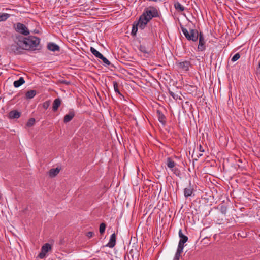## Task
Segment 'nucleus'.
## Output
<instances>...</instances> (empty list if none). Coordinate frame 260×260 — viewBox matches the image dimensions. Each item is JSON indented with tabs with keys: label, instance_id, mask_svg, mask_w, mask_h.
Instances as JSON below:
<instances>
[{
	"label": "nucleus",
	"instance_id": "nucleus-1",
	"mask_svg": "<svg viewBox=\"0 0 260 260\" xmlns=\"http://www.w3.org/2000/svg\"><path fill=\"white\" fill-rule=\"evenodd\" d=\"M158 16V11L156 8L154 7H149L145 8L143 13L140 17L138 21L139 28L141 29H143L152 18Z\"/></svg>",
	"mask_w": 260,
	"mask_h": 260
},
{
	"label": "nucleus",
	"instance_id": "nucleus-2",
	"mask_svg": "<svg viewBox=\"0 0 260 260\" xmlns=\"http://www.w3.org/2000/svg\"><path fill=\"white\" fill-rule=\"evenodd\" d=\"M20 38L22 41H19V43L23 49L35 50L40 44V39L35 36H31L28 38L20 37Z\"/></svg>",
	"mask_w": 260,
	"mask_h": 260
},
{
	"label": "nucleus",
	"instance_id": "nucleus-3",
	"mask_svg": "<svg viewBox=\"0 0 260 260\" xmlns=\"http://www.w3.org/2000/svg\"><path fill=\"white\" fill-rule=\"evenodd\" d=\"M181 30L186 37L189 41H192L196 42L198 40L199 33L196 29H191L188 31L186 28L181 26Z\"/></svg>",
	"mask_w": 260,
	"mask_h": 260
},
{
	"label": "nucleus",
	"instance_id": "nucleus-4",
	"mask_svg": "<svg viewBox=\"0 0 260 260\" xmlns=\"http://www.w3.org/2000/svg\"><path fill=\"white\" fill-rule=\"evenodd\" d=\"M178 234L180 239L179 242L177 249L183 251L184 244L187 241L188 238L182 233V230L181 229L179 231Z\"/></svg>",
	"mask_w": 260,
	"mask_h": 260
},
{
	"label": "nucleus",
	"instance_id": "nucleus-5",
	"mask_svg": "<svg viewBox=\"0 0 260 260\" xmlns=\"http://www.w3.org/2000/svg\"><path fill=\"white\" fill-rule=\"evenodd\" d=\"M15 30L18 33L22 34L24 36H27L29 34V31L26 26L21 23H17Z\"/></svg>",
	"mask_w": 260,
	"mask_h": 260
},
{
	"label": "nucleus",
	"instance_id": "nucleus-6",
	"mask_svg": "<svg viewBox=\"0 0 260 260\" xmlns=\"http://www.w3.org/2000/svg\"><path fill=\"white\" fill-rule=\"evenodd\" d=\"M19 41H22V39L20 38V37H18L17 40L15 41L14 43L11 46V50L14 53H18L20 52V49H23L22 47L19 45Z\"/></svg>",
	"mask_w": 260,
	"mask_h": 260
},
{
	"label": "nucleus",
	"instance_id": "nucleus-7",
	"mask_svg": "<svg viewBox=\"0 0 260 260\" xmlns=\"http://www.w3.org/2000/svg\"><path fill=\"white\" fill-rule=\"evenodd\" d=\"M51 249V246L50 244L48 243L45 244L41 248V252L38 255V257L41 259L44 258L46 253Z\"/></svg>",
	"mask_w": 260,
	"mask_h": 260
},
{
	"label": "nucleus",
	"instance_id": "nucleus-8",
	"mask_svg": "<svg viewBox=\"0 0 260 260\" xmlns=\"http://www.w3.org/2000/svg\"><path fill=\"white\" fill-rule=\"evenodd\" d=\"M199 44L198 46V50L199 51H203L205 50V41L204 38L203 34L202 32H200L199 36Z\"/></svg>",
	"mask_w": 260,
	"mask_h": 260
},
{
	"label": "nucleus",
	"instance_id": "nucleus-9",
	"mask_svg": "<svg viewBox=\"0 0 260 260\" xmlns=\"http://www.w3.org/2000/svg\"><path fill=\"white\" fill-rule=\"evenodd\" d=\"M116 244V234L115 233L112 234L110 237V240L108 244L106 245L107 247L113 248Z\"/></svg>",
	"mask_w": 260,
	"mask_h": 260
},
{
	"label": "nucleus",
	"instance_id": "nucleus-10",
	"mask_svg": "<svg viewBox=\"0 0 260 260\" xmlns=\"http://www.w3.org/2000/svg\"><path fill=\"white\" fill-rule=\"evenodd\" d=\"M47 48L52 51H59L60 50L59 46L53 43H49L47 45Z\"/></svg>",
	"mask_w": 260,
	"mask_h": 260
},
{
	"label": "nucleus",
	"instance_id": "nucleus-11",
	"mask_svg": "<svg viewBox=\"0 0 260 260\" xmlns=\"http://www.w3.org/2000/svg\"><path fill=\"white\" fill-rule=\"evenodd\" d=\"M75 116V113L73 111H71L69 113L66 114L63 119V122L64 123H68L70 122Z\"/></svg>",
	"mask_w": 260,
	"mask_h": 260
},
{
	"label": "nucleus",
	"instance_id": "nucleus-12",
	"mask_svg": "<svg viewBox=\"0 0 260 260\" xmlns=\"http://www.w3.org/2000/svg\"><path fill=\"white\" fill-rule=\"evenodd\" d=\"M21 116V113L17 110L11 111L9 113V117L10 119H17Z\"/></svg>",
	"mask_w": 260,
	"mask_h": 260
},
{
	"label": "nucleus",
	"instance_id": "nucleus-13",
	"mask_svg": "<svg viewBox=\"0 0 260 260\" xmlns=\"http://www.w3.org/2000/svg\"><path fill=\"white\" fill-rule=\"evenodd\" d=\"M190 66V62L189 61H183L180 62L178 64V66L180 69L183 71H187L189 70V67Z\"/></svg>",
	"mask_w": 260,
	"mask_h": 260
},
{
	"label": "nucleus",
	"instance_id": "nucleus-14",
	"mask_svg": "<svg viewBox=\"0 0 260 260\" xmlns=\"http://www.w3.org/2000/svg\"><path fill=\"white\" fill-rule=\"evenodd\" d=\"M61 105V100L59 98L55 99L53 103L52 110L56 111Z\"/></svg>",
	"mask_w": 260,
	"mask_h": 260
},
{
	"label": "nucleus",
	"instance_id": "nucleus-15",
	"mask_svg": "<svg viewBox=\"0 0 260 260\" xmlns=\"http://www.w3.org/2000/svg\"><path fill=\"white\" fill-rule=\"evenodd\" d=\"M193 188L192 186L189 185L187 188H185L184 190V194L186 198H188L191 196L193 193Z\"/></svg>",
	"mask_w": 260,
	"mask_h": 260
},
{
	"label": "nucleus",
	"instance_id": "nucleus-16",
	"mask_svg": "<svg viewBox=\"0 0 260 260\" xmlns=\"http://www.w3.org/2000/svg\"><path fill=\"white\" fill-rule=\"evenodd\" d=\"M157 114L158 118V120L160 122L165 124L166 123V117L165 115L162 114V113L159 110H157Z\"/></svg>",
	"mask_w": 260,
	"mask_h": 260
},
{
	"label": "nucleus",
	"instance_id": "nucleus-17",
	"mask_svg": "<svg viewBox=\"0 0 260 260\" xmlns=\"http://www.w3.org/2000/svg\"><path fill=\"white\" fill-rule=\"evenodd\" d=\"M59 171L60 169L58 168L51 169L49 171V175L50 177H54L59 173Z\"/></svg>",
	"mask_w": 260,
	"mask_h": 260
},
{
	"label": "nucleus",
	"instance_id": "nucleus-18",
	"mask_svg": "<svg viewBox=\"0 0 260 260\" xmlns=\"http://www.w3.org/2000/svg\"><path fill=\"white\" fill-rule=\"evenodd\" d=\"M25 83V80L23 77H20L18 80L15 81L14 82V86L15 87H19L23 84Z\"/></svg>",
	"mask_w": 260,
	"mask_h": 260
},
{
	"label": "nucleus",
	"instance_id": "nucleus-19",
	"mask_svg": "<svg viewBox=\"0 0 260 260\" xmlns=\"http://www.w3.org/2000/svg\"><path fill=\"white\" fill-rule=\"evenodd\" d=\"M166 164L171 169L175 167L176 165L175 162L170 157L167 158Z\"/></svg>",
	"mask_w": 260,
	"mask_h": 260
},
{
	"label": "nucleus",
	"instance_id": "nucleus-20",
	"mask_svg": "<svg viewBox=\"0 0 260 260\" xmlns=\"http://www.w3.org/2000/svg\"><path fill=\"white\" fill-rule=\"evenodd\" d=\"M36 94V91L35 90H30L28 91L26 93V98L27 99H32L33 98Z\"/></svg>",
	"mask_w": 260,
	"mask_h": 260
},
{
	"label": "nucleus",
	"instance_id": "nucleus-21",
	"mask_svg": "<svg viewBox=\"0 0 260 260\" xmlns=\"http://www.w3.org/2000/svg\"><path fill=\"white\" fill-rule=\"evenodd\" d=\"M175 8L180 12H182L184 10L185 8L178 2H176L174 3Z\"/></svg>",
	"mask_w": 260,
	"mask_h": 260
},
{
	"label": "nucleus",
	"instance_id": "nucleus-22",
	"mask_svg": "<svg viewBox=\"0 0 260 260\" xmlns=\"http://www.w3.org/2000/svg\"><path fill=\"white\" fill-rule=\"evenodd\" d=\"M90 51L97 58H99L102 56V54L100 53L98 51H97L94 48L91 47H90Z\"/></svg>",
	"mask_w": 260,
	"mask_h": 260
},
{
	"label": "nucleus",
	"instance_id": "nucleus-23",
	"mask_svg": "<svg viewBox=\"0 0 260 260\" xmlns=\"http://www.w3.org/2000/svg\"><path fill=\"white\" fill-rule=\"evenodd\" d=\"M10 16L9 14L0 12V22L6 21Z\"/></svg>",
	"mask_w": 260,
	"mask_h": 260
},
{
	"label": "nucleus",
	"instance_id": "nucleus-24",
	"mask_svg": "<svg viewBox=\"0 0 260 260\" xmlns=\"http://www.w3.org/2000/svg\"><path fill=\"white\" fill-rule=\"evenodd\" d=\"M169 93L170 95H171L174 99L177 100L178 99H180V96L177 93H175L173 92L172 91H171L170 90H169Z\"/></svg>",
	"mask_w": 260,
	"mask_h": 260
},
{
	"label": "nucleus",
	"instance_id": "nucleus-25",
	"mask_svg": "<svg viewBox=\"0 0 260 260\" xmlns=\"http://www.w3.org/2000/svg\"><path fill=\"white\" fill-rule=\"evenodd\" d=\"M138 26L139 27V25H138V22L137 23V24L136 25L133 24L132 30V32H131L132 35H133V36L136 35V34L137 32V30H138Z\"/></svg>",
	"mask_w": 260,
	"mask_h": 260
},
{
	"label": "nucleus",
	"instance_id": "nucleus-26",
	"mask_svg": "<svg viewBox=\"0 0 260 260\" xmlns=\"http://www.w3.org/2000/svg\"><path fill=\"white\" fill-rule=\"evenodd\" d=\"M106 226V225L105 223H101V224L100 225L99 231H100V233L101 235H102L105 232Z\"/></svg>",
	"mask_w": 260,
	"mask_h": 260
},
{
	"label": "nucleus",
	"instance_id": "nucleus-27",
	"mask_svg": "<svg viewBox=\"0 0 260 260\" xmlns=\"http://www.w3.org/2000/svg\"><path fill=\"white\" fill-rule=\"evenodd\" d=\"M183 251L177 249L173 260H179L180 255Z\"/></svg>",
	"mask_w": 260,
	"mask_h": 260
},
{
	"label": "nucleus",
	"instance_id": "nucleus-28",
	"mask_svg": "<svg viewBox=\"0 0 260 260\" xmlns=\"http://www.w3.org/2000/svg\"><path fill=\"white\" fill-rule=\"evenodd\" d=\"M35 123V119L33 118L29 119L28 122L26 123V125L28 127H31L34 125Z\"/></svg>",
	"mask_w": 260,
	"mask_h": 260
},
{
	"label": "nucleus",
	"instance_id": "nucleus-29",
	"mask_svg": "<svg viewBox=\"0 0 260 260\" xmlns=\"http://www.w3.org/2000/svg\"><path fill=\"white\" fill-rule=\"evenodd\" d=\"M172 171L177 176H180V171L177 168L174 167L171 169Z\"/></svg>",
	"mask_w": 260,
	"mask_h": 260
},
{
	"label": "nucleus",
	"instance_id": "nucleus-30",
	"mask_svg": "<svg viewBox=\"0 0 260 260\" xmlns=\"http://www.w3.org/2000/svg\"><path fill=\"white\" fill-rule=\"evenodd\" d=\"M113 86L115 91L119 94H120V92L118 89V84L116 81L113 82Z\"/></svg>",
	"mask_w": 260,
	"mask_h": 260
},
{
	"label": "nucleus",
	"instance_id": "nucleus-31",
	"mask_svg": "<svg viewBox=\"0 0 260 260\" xmlns=\"http://www.w3.org/2000/svg\"><path fill=\"white\" fill-rule=\"evenodd\" d=\"M99 58L101 59L106 65L108 66L111 64L110 62L103 55H102V56Z\"/></svg>",
	"mask_w": 260,
	"mask_h": 260
},
{
	"label": "nucleus",
	"instance_id": "nucleus-32",
	"mask_svg": "<svg viewBox=\"0 0 260 260\" xmlns=\"http://www.w3.org/2000/svg\"><path fill=\"white\" fill-rule=\"evenodd\" d=\"M240 57V54L238 53H237L233 56L231 60L233 62L236 61V60L239 59Z\"/></svg>",
	"mask_w": 260,
	"mask_h": 260
},
{
	"label": "nucleus",
	"instance_id": "nucleus-33",
	"mask_svg": "<svg viewBox=\"0 0 260 260\" xmlns=\"http://www.w3.org/2000/svg\"><path fill=\"white\" fill-rule=\"evenodd\" d=\"M50 101H45V102L43 103V107L45 109H48V108L49 107V106H50Z\"/></svg>",
	"mask_w": 260,
	"mask_h": 260
},
{
	"label": "nucleus",
	"instance_id": "nucleus-34",
	"mask_svg": "<svg viewBox=\"0 0 260 260\" xmlns=\"http://www.w3.org/2000/svg\"><path fill=\"white\" fill-rule=\"evenodd\" d=\"M93 235H94V233L93 232H91V231L87 232L86 234V236L89 238H90L92 237H93Z\"/></svg>",
	"mask_w": 260,
	"mask_h": 260
},
{
	"label": "nucleus",
	"instance_id": "nucleus-35",
	"mask_svg": "<svg viewBox=\"0 0 260 260\" xmlns=\"http://www.w3.org/2000/svg\"><path fill=\"white\" fill-rule=\"evenodd\" d=\"M221 211L222 214H225L226 212V208L224 206H221Z\"/></svg>",
	"mask_w": 260,
	"mask_h": 260
},
{
	"label": "nucleus",
	"instance_id": "nucleus-36",
	"mask_svg": "<svg viewBox=\"0 0 260 260\" xmlns=\"http://www.w3.org/2000/svg\"><path fill=\"white\" fill-rule=\"evenodd\" d=\"M198 149L201 152H204V149H203L202 146L201 144H200L199 146L198 147Z\"/></svg>",
	"mask_w": 260,
	"mask_h": 260
},
{
	"label": "nucleus",
	"instance_id": "nucleus-37",
	"mask_svg": "<svg viewBox=\"0 0 260 260\" xmlns=\"http://www.w3.org/2000/svg\"><path fill=\"white\" fill-rule=\"evenodd\" d=\"M202 156V154H200L199 156H198V157H199L200 156Z\"/></svg>",
	"mask_w": 260,
	"mask_h": 260
},
{
	"label": "nucleus",
	"instance_id": "nucleus-38",
	"mask_svg": "<svg viewBox=\"0 0 260 260\" xmlns=\"http://www.w3.org/2000/svg\"><path fill=\"white\" fill-rule=\"evenodd\" d=\"M259 67L260 68V61H259Z\"/></svg>",
	"mask_w": 260,
	"mask_h": 260
}]
</instances>
